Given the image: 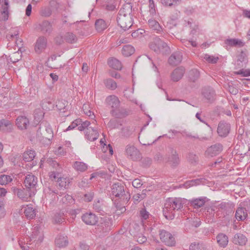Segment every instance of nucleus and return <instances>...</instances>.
Instances as JSON below:
<instances>
[{"mask_svg":"<svg viewBox=\"0 0 250 250\" xmlns=\"http://www.w3.org/2000/svg\"><path fill=\"white\" fill-rule=\"evenodd\" d=\"M56 246L60 248L66 247L68 244L67 237L64 235H58L55 239Z\"/></svg>","mask_w":250,"mask_h":250,"instance_id":"obj_33","label":"nucleus"},{"mask_svg":"<svg viewBox=\"0 0 250 250\" xmlns=\"http://www.w3.org/2000/svg\"><path fill=\"white\" fill-rule=\"evenodd\" d=\"M29 123V120L24 116L18 117L16 120V125L21 129H26Z\"/></svg>","mask_w":250,"mask_h":250,"instance_id":"obj_30","label":"nucleus"},{"mask_svg":"<svg viewBox=\"0 0 250 250\" xmlns=\"http://www.w3.org/2000/svg\"><path fill=\"white\" fill-rule=\"evenodd\" d=\"M109 150V154L112 155L113 153V148L110 145L107 146L105 144H104V146H102V151L104 152H106L107 150Z\"/></svg>","mask_w":250,"mask_h":250,"instance_id":"obj_64","label":"nucleus"},{"mask_svg":"<svg viewBox=\"0 0 250 250\" xmlns=\"http://www.w3.org/2000/svg\"><path fill=\"white\" fill-rule=\"evenodd\" d=\"M121 125V122L116 119L110 120L107 124V127L110 129L118 128Z\"/></svg>","mask_w":250,"mask_h":250,"instance_id":"obj_46","label":"nucleus"},{"mask_svg":"<svg viewBox=\"0 0 250 250\" xmlns=\"http://www.w3.org/2000/svg\"><path fill=\"white\" fill-rule=\"evenodd\" d=\"M168 153L169 157L168 161L173 166H176L178 165L180 162V159L176 150L173 148H171L170 149V151L168 152Z\"/></svg>","mask_w":250,"mask_h":250,"instance_id":"obj_25","label":"nucleus"},{"mask_svg":"<svg viewBox=\"0 0 250 250\" xmlns=\"http://www.w3.org/2000/svg\"><path fill=\"white\" fill-rule=\"evenodd\" d=\"M148 24L149 27L158 33H160L162 31V27L159 23L156 20L150 19L148 21Z\"/></svg>","mask_w":250,"mask_h":250,"instance_id":"obj_36","label":"nucleus"},{"mask_svg":"<svg viewBox=\"0 0 250 250\" xmlns=\"http://www.w3.org/2000/svg\"><path fill=\"white\" fill-rule=\"evenodd\" d=\"M235 73L237 75H241L243 77H248L250 76V69H242L237 72H235Z\"/></svg>","mask_w":250,"mask_h":250,"instance_id":"obj_60","label":"nucleus"},{"mask_svg":"<svg viewBox=\"0 0 250 250\" xmlns=\"http://www.w3.org/2000/svg\"><path fill=\"white\" fill-rule=\"evenodd\" d=\"M104 84L107 88L111 90H114L117 87L116 83L111 79L105 80L104 81Z\"/></svg>","mask_w":250,"mask_h":250,"instance_id":"obj_51","label":"nucleus"},{"mask_svg":"<svg viewBox=\"0 0 250 250\" xmlns=\"http://www.w3.org/2000/svg\"><path fill=\"white\" fill-rule=\"evenodd\" d=\"M12 181V178L11 176L2 175L0 176V184L4 185L8 184Z\"/></svg>","mask_w":250,"mask_h":250,"instance_id":"obj_55","label":"nucleus"},{"mask_svg":"<svg viewBox=\"0 0 250 250\" xmlns=\"http://www.w3.org/2000/svg\"><path fill=\"white\" fill-rule=\"evenodd\" d=\"M207 183V180L204 178H201L195 180H192L190 181H188L186 182L183 185V186L186 188H190L191 187L199 185L200 184H206Z\"/></svg>","mask_w":250,"mask_h":250,"instance_id":"obj_24","label":"nucleus"},{"mask_svg":"<svg viewBox=\"0 0 250 250\" xmlns=\"http://www.w3.org/2000/svg\"><path fill=\"white\" fill-rule=\"evenodd\" d=\"M44 116V113L42 109L39 108L35 110L34 112L35 122L40 123Z\"/></svg>","mask_w":250,"mask_h":250,"instance_id":"obj_48","label":"nucleus"},{"mask_svg":"<svg viewBox=\"0 0 250 250\" xmlns=\"http://www.w3.org/2000/svg\"><path fill=\"white\" fill-rule=\"evenodd\" d=\"M232 242L236 245L243 246L246 244L247 242V238L243 234L236 233L233 237Z\"/></svg>","mask_w":250,"mask_h":250,"instance_id":"obj_27","label":"nucleus"},{"mask_svg":"<svg viewBox=\"0 0 250 250\" xmlns=\"http://www.w3.org/2000/svg\"><path fill=\"white\" fill-rule=\"evenodd\" d=\"M216 240L218 245L222 248L226 247L229 242L228 237L223 233H220L217 235Z\"/></svg>","mask_w":250,"mask_h":250,"instance_id":"obj_28","label":"nucleus"},{"mask_svg":"<svg viewBox=\"0 0 250 250\" xmlns=\"http://www.w3.org/2000/svg\"><path fill=\"white\" fill-rule=\"evenodd\" d=\"M58 186L61 188L66 189L71 182L70 179L67 177H60L56 180Z\"/></svg>","mask_w":250,"mask_h":250,"instance_id":"obj_32","label":"nucleus"},{"mask_svg":"<svg viewBox=\"0 0 250 250\" xmlns=\"http://www.w3.org/2000/svg\"><path fill=\"white\" fill-rule=\"evenodd\" d=\"M39 29L43 32L49 33L52 29V25L48 21H43L39 25Z\"/></svg>","mask_w":250,"mask_h":250,"instance_id":"obj_44","label":"nucleus"},{"mask_svg":"<svg viewBox=\"0 0 250 250\" xmlns=\"http://www.w3.org/2000/svg\"><path fill=\"white\" fill-rule=\"evenodd\" d=\"M181 1V0H161V2L165 6H171L179 4Z\"/></svg>","mask_w":250,"mask_h":250,"instance_id":"obj_52","label":"nucleus"},{"mask_svg":"<svg viewBox=\"0 0 250 250\" xmlns=\"http://www.w3.org/2000/svg\"><path fill=\"white\" fill-rule=\"evenodd\" d=\"M105 102L112 108V109H116L120 104L119 98L114 95L108 96L105 99Z\"/></svg>","mask_w":250,"mask_h":250,"instance_id":"obj_18","label":"nucleus"},{"mask_svg":"<svg viewBox=\"0 0 250 250\" xmlns=\"http://www.w3.org/2000/svg\"><path fill=\"white\" fill-rule=\"evenodd\" d=\"M40 129L44 128L46 133L50 136V138H47V144L51 143V139L53 137V131L50 125L46 121H42L40 125Z\"/></svg>","mask_w":250,"mask_h":250,"instance_id":"obj_31","label":"nucleus"},{"mask_svg":"<svg viewBox=\"0 0 250 250\" xmlns=\"http://www.w3.org/2000/svg\"><path fill=\"white\" fill-rule=\"evenodd\" d=\"M44 236L41 227L38 225L33 226L32 232L29 236H26V241L20 239L19 244L22 250H28L29 245L34 244L35 245H39L43 240ZM25 239V238H24Z\"/></svg>","mask_w":250,"mask_h":250,"instance_id":"obj_3","label":"nucleus"},{"mask_svg":"<svg viewBox=\"0 0 250 250\" xmlns=\"http://www.w3.org/2000/svg\"><path fill=\"white\" fill-rule=\"evenodd\" d=\"M134 93V88H128L126 89L124 92V95L130 101L134 103L135 104H138V102L136 99H132L131 95Z\"/></svg>","mask_w":250,"mask_h":250,"instance_id":"obj_50","label":"nucleus"},{"mask_svg":"<svg viewBox=\"0 0 250 250\" xmlns=\"http://www.w3.org/2000/svg\"><path fill=\"white\" fill-rule=\"evenodd\" d=\"M78 121V129L80 131H84L86 139L90 141H94L97 140L99 137V131L98 127L90 126L91 124L95 125L97 123L96 120H93L91 123L89 121H83L82 120L77 119Z\"/></svg>","mask_w":250,"mask_h":250,"instance_id":"obj_4","label":"nucleus"},{"mask_svg":"<svg viewBox=\"0 0 250 250\" xmlns=\"http://www.w3.org/2000/svg\"><path fill=\"white\" fill-rule=\"evenodd\" d=\"M201 58L205 62L212 64L216 63L219 60L218 55H211L208 54H202Z\"/></svg>","mask_w":250,"mask_h":250,"instance_id":"obj_37","label":"nucleus"},{"mask_svg":"<svg viewBox=\"0 0 250 250\" xmlns=\"http://www.w3.org/2000/svg\"><path fill=\"white\" fill-rule=\"evenodd\" d=\"M145 32L143 29H139L134 32H133L131 36L134 38H141L143 34Z\"/></svg>","mask_w":250,"mask_h":250,"instance_id":"obj_61","label":"nucleus"},{"mask_svg":"<svg viewBox=\"0 0 250 250\" xmlns=\"http://www.w3.org/2000/svg\"><path fill=\"white\" fill-rule=\"evenodd\" d=\"M21 56L19 54V53L18 52H14L12 56L10 57L11 62H18L21 59Z\"/></svg>","mask_w":250,"mask_h":250,"instance_id":"obj_62","label":"nucleus"},{"mask_svg":"<svg viewBox=\"0 0 250 250\" xmlns=\"http://www.w3.org/2000/svg\"><path fill=\"white\" fill-rule=\"evenodd\" d=\"M12 188L14 193L23 201H29L31 197L35 194L37 191V189H32L30 190L27 188L13 187Z\"/></svg>","mask_w":250,"mask_h":250,"instance_id":"obj_8","label":"nucleus"},{"mask_svg":"<svg viewBox=\"0 0 250 250\" xmlns=\"http://www.w3.org/2000/svg\"><path fill=\"white\" fill-rule=\"evenodd\" d=\"M230 125L224 121L221 122L218 126L217 133L221 137L227 136L229 132Z\"/></svg>","mask_w":250,"mask_h":250,"instance_id":"obj_16","label":"nucleus"},{"mask_svg":"<svg viewBox=\"0 0 250 250\" xmlns=\"http://www.w3.org/2000/svg\"><path fill=\"white\" fill-rule=\"evenodd\" d=\"M108 64L110 67L116 70H121L122 67L121 62L115 58L109 59Z\"/></svg>","mask_w":250,"mask_h":250,"instance_id":"obj_38","label":"nucleus"},{"mask_svg":"<svg viewBox=\"0 0 250 250\" xmlns=\"http://www.w3.org/2000/svg\"><path fill=\"white\" fill-rule=\"evenodd\" d=\"M54 221L56 223H62L64 220V213L61 211L56 212L53 217Z\"/></svg>","mask_w":250,"mask_h":250,"instance_id":"obj_47","label":"nucleus"},{"mask_svg":"<svg viewBox=\"0 0 250 250\" xmlns=\"http://www.w3.org/2000/svg\"><path fill=\"white\" fill-rule=\"evenodd\" d=\"M146 196V194L145 190H143V191L141 193H137L133 195V200H134V203L135 204H137L143 199H144Z\"/></svg>","mask_w":250,"mask_h":250,"instance_id":"obj_53","label":"nucleus"},{"mask_svg":"<svg viewBox=\"0 0 250 250\" xmlns=\"http://www.w3.org/2000/svg\"><path fill=\"white\" fill-rule=\"evenodd\" d=\"M121 11H123L122 13L124 16H131V7L129 4H127L125 5L123 8H122L119 13H120Z\"/></svg>","mask_w":250,"mask_h":250,"instance_id":"obj_56","label":"nucleus"},{"mask_svg":"<svg viewBox=\"0 0 250 250\" xmlns=\"http://www.w3.org/2000/svg\"><path fill=\"white\" fill-rule=\"evenodd\" d=\"M190 79L194 81L196 79L199 77V72L197 69H194L190 71Z\"/></svg>","mask_w":250,"mask_h":250,"instance_id":"obj_63","label":"nucleus"},{"mask_svg":"<svg viewBox=\"0 0 250 250\" xmlns=\"http://www.w3.org/2000/svg\"><path fill=\"white\" fill-rule=\"evenodd\" d=\"M82 219L84 223L89 225H94L98 221V217L92 212L84 214L82 216Z\"/></svg>","mask_w":250,"mask_h":250,"instance_id":"obj_13","label":"nucleus"},{"mask_svg":"<svg viewBox=\"0 0 250 250\" xmlns=\"http://www.w3.org/2000/svg\"><path fill=\"white\" fill-rule=\"evenodd\" d=\"M44 194L45 198H50V200L55 199L56 197L60 203L63 204L72 203L74 202L72 196L65 193L59 192L57 190L54 189L50 187L44 189Z\"/></svg>","mask_w":250,"mask_h":250,"instance_id":"obj_5","label":"nucleus"},{"mask_svg":"<svg viewBox=\"0 0 250 250\" xmlns=\"http://www.w3.org/2000/svg\"><path fill=\"white\" fill-rule=\"evenodd\" d=\"M36 156V152L33 149H28L22 154L23 160L25 162H31Z\"/></svg>","mask_w":250,"mask_h":250,"instance_id":"obj_35","label":"nucleus"},{"mask_svg":"<svg viewBox=\"0 0 250 250\" xmlns=\"http://www.w3.org/2000/svg\"><path fill=\"white\" fill-rule=\"evenodd\" d=\"M111 227V218L108 217H101L95 228L96 232L99 236H104L110 230Z\"/></svg>","mask_w":250,"mask_h":250,"instance_id":"obj_6","label":"nucleus"},{"mask_svg":"<svg viewBox=\"0 0 250 250\" xmlns=\"http://www.w3.org/2000/svg\"><path fill=\"white\" fill-rule=\"evenodd\" d=\"M135 49L134 47L130 45H125L122 50L123 55L125 56H129L134 52Z\"/></svg>","mask_w":250,"mask_h":250,"instance_id":"obj_45","label":"nucleus"},{"mask_svg":"<svg viewBox=\"0 0 250 250\" xmlns=\"http://www.w3.org/2000/svg\"><path fill=\"white\" fill-rule=\"evenodd\" d=\"M248 211L244 208H238L236 210L235 218L238 221H244L248 217Z\"/></svg>","mask_w":250,"mask_h":250,"instance_id":"obj_29","label":"nucleus"},{"mask_svg":"<svg viewBox=\"0 0 250 250\" xmlns=\"http://www.w3.org/2000/svg\"><path fill=\"white\" fill-rule=\"evenodd\" d=\"M187 201L186 199L180 197L167 198L163 210L164 215L167 219H173L175 216V211L181 209Z\"/></svg>","mask_w":250,"mask_h":250,"instance_id":"obj_2","label":"nucleus"},{"mask_svg":"<svg viewBox=\"0 0 250 250\" xmlns=\"http://www.w3.org/2000/svg\"><path fill=\"white\" fill-rule=\"evenodd\" d=\"M205 199L204 198H199L190 200L191 205L195 208H198L203 206L205 203Z\"/></svg>","mask_w":250,"mask_h":250,"instance_id":"obj_41","label":"nucleus"},{"mask_svg":"<svg viewBox=\"0 0 250 250\" xmlns=\"http://www.w3.org/2000/svg\"><path fill=\"white\" fill-rule=\"evenodd\" d=\"M111 198L117 208V213L124 212L126 209L124 205L126 204L130 198L128 192L125 189L124 186L121 183L113 184L111 189Z\"/></svg>","mask_w":250,"mask_h":250,"instance_id":"obj_1","label":"nucleus"},{"mask_svg":"<svg viewBox=\"0 0 250 250\" xmlns=\"http://www.w3.org/2000/svg\"><path fill=\"white\" fill-rule=\"evenodd\" d=\"M47 46V40L44 37H39L35 45V51L38 54L42 52Z\"/></svg>","mask_w":250,"mask_h":250,"instance_id":"obj_14","label":"nucleus"},{"mask_svg":"<svg viewBox=\"0 0 250 250\" xmlns=\"http://www.w3.org/2000/svg\"><path fill=\"white\" fill-rule=\"evenodd\" d=\"M248 62V58L247 53L244 51H242L238 56L237 60L236 62V67L237 68L243 67L246 65Z\"/></svg>","mask_w":250,"mask_h":250,"instance_id":"obj_22","label":"nucleus"},{"mask_svg":"<svg viewBox=\"0 0 250 250\" xmlns=\"http://www.w3.org/2000/svg\"><path fill=\"white\" fill-rule=\"evenodd\" d=\"M110 113L112 116L119 119L124 118L128 115V112L124 108L112 109Z\"/></svg>","mask_w":250,"mask_h":250,"instance_id":"obj_26","label":"nucleus"},{"mask_svg":"<svg viewBox=\"0 0 250 250\" xmlns=\"http://www.w3.org/2000/svg\"><path fill=\"white\" fill-rule=\"evenodd\" d=\"M182 60V54L181 52L177 51L173 53L168 59V62L170 65H176Z\"/></svg>","mask_w":250,"mask_h":250,"instance_id":"obj_19","label":"nucleus"},{"mask_svg":"<svg viewBox=\"0 0 250 250\" xmlns=\"http://www.w3.org/2000/svg\"><path fill=\"white\" fill-rule=\"evenodd\" d=\"M225 44L227 48L231 47H242L244 42L238 39H228L225 40Z\"/></svg>","mask_w":250,"mask_h":250,"instance_id":"obj_20","label":"nucleus"},{"mask_svg":"<svg viewBox=\"0 0 250 250\" xmlns=\"http://www.w3.org/2000/svg\"><path fill=\"white\" fill-rule=\"evenodd\" d=\"M12 129L11 122L7 120H0V130L3 132H10Z\"/></svg>","mask_w":250,"mask_h":250,"instance_id":"obj_34","label":"nucleus"},{"mask_svg":"<svg viewBox=\"0 0 250 250\" xmlns=\"http://www.w3.org/2000/svg\"><path fill=\"white\" fill-rule=\"evenodd\" d=\"M125 154L127 158L137 161L141 158V154L139 150L134 146L128 145L125 147Z\"/></svg>","mask_w":250,"mask_h":250,"instance_id":"obj_11","label":"nucleus"},{"mask_svg":"<svg viewBox=\"0 0 250 250\" xmlns=\"http://www.w3.org/2000/svg\"><path fill=\"white\" fill-rule=\"evenodd\" d=\"M123 11L118 13L117 21L118 25L121 28L125 31L128 29L132 25V16H125L122 15Z\"/></svg>","mask_w":250,"mask_h":250,"instance_id":"obj_9","label":"nucleus"},{"mask_svg":"<svg viewBox=\"0 0 250 250\" xmlns=\"http://www.w3.org/2000/svg\"><path fill=\"white\" fill-rule=\"evenodd\" d=\"M21 210L23 211L24 215L28 219L34 218L37 213L36 208L32 204L22 206Z\"/></svg>","mask_w":250,"mask_h":250,"instance_id":"obj_15","label":"nucleus"},{"mask_svg":"<svg viewBox=\"0 0 250 250\" xmlns=\"http://www.w3.org/2000/svg\"><path fill=\"white\" fill-rule=\"evenodd\" d=\"M83 111L84 114L89 117L91 119L94 120L95 116L93 112L91 110L89 104H85L83 106Z\"/></svg>","mask_w":250,"mask_h":250,"instance_id":"obj_43","label":"nucleus"},{"mask_svg":"<svg viewBox=\"0 0 250 250\" xmlns=\"http://www.w3.org/2000/svg\"><path fill=\"white\" fill-rule=\"evenodd\" d=\"M222 150L220 144H215L208 147L206 151V155L208 157H213L219 154Z\"/></svg>","mask_w":250,"mask_h":250,"instance_id":"obj_17","label":"nucleus"},{"mask_svg":"<svg viewBox=\"0 0 250 250\" xmlns=\"http://www.w3.org/2000/svg\"><path fill=\"white\" fill-rule=\"evenodd\" d=\"M19 36V32L18 31L15 30L13 33H10L8 34L6 38L9 41H14L15 42V39L17 36Z\"/></svg>","mask_w":250,"mask_h":250,"instance_id":"obj_59","label":"nucleus"},{"mask_svg":"<svg viewBox=\"0 0 250 250\" xmlns=\"http://www.w3.org/2000/svg\"><path fill=\"white\" fill-rule=\"evenodd\" d=\"M204 97L209 101H212L214 96V91L212 89H208L203 91Z\"/></svg>","mask_w":250,"mask_h":250,"instance_id":"obj_49","label":"nucleus"},{"mask_svg":"<svg viewBox=\"0 0 250 250\" xmlns=\"http://www.w3.org/2000/svg\"><path fill=\"white\" fill-rule=\"evenodd\" d=\"M140 215L143 222L144 220L148 219L150 216L149 213L145 208H143L140 210Z\"/></svg>","mask_w":250,"mask_h":250,"instance_id":"obj_58","label":"nucleus"},{"mask_svg":"<svg viewBox=\"0 0 250 250\" xmlns=\"http://www.w3.org/2000/svg\"><path fill=\"white\" fill-rule=\"evenodd\" d=\"M65 40L66 42L69 43H74L76 40L77 38L73 34L68 33L65 37Z\"/></svg>","mask_w":250,"mask_h":250,"instance_id":"obj_57","label":"nucleus"},{"mask_svg":"<svg viewBox=\"0 0 250 250\" xmlns=\"http://www.w3.org/2000/svg\"><path fill=\"white\" fill-rule=\"evenodd\" d=\"M43 109L51 110L54 108V105L51 100H46L44 101L42 104Z\"/></svg>","mask_w":250,"mask_h":250,"instance_id":"obj_54","label":"nucleus"},{"mask_svg":"<svg viewBox=\"0 0 250 250\" xmlns=\"http://www.w3.org/2000/svg\"><path fill=\"white\" fill-rule=\"evenodd\" d=\"M73 167L76 171L82 172L87 169L88 166L83 162L76 161L74 163Z\"/></svg>","mask_w":250,"mask_h":250,"instance_id":"obj_40","label":"nucleus"},{"mask_svg":"<svg viewBox=\"0 0 250 250\" xmlns=\"http://www.w3.org/2000/svg\"><path fill=\"white\" fill-rule=\"evenodd\" d=\"M38 179L32 174H28L26 176L24 180V185L26 188L30 190L36 189L37 187Z\"/></svg>","mask_w":250,"mask_h":250,"instance_id":"obj_12","label":"nucleus"},{"mask_svg":"<svg viewBox=\"0 0 250 250\" xmlns=\"http://www.w3.org/2000/svg\"><path fill=\"white\" fill-rule=\"evenodd\" d=\"M149 47L157 54H166L169 52L170 49L167 44L158 37L153 38Z\"/></svg>","mask_w":250,"mask_h":250,"instance_id":"obj_7","label":"nucleus"},{"mask_svg":"<svg viewBox=\"0 0 250 250\" xmlns=\"http://www.w3.org/2000/svg\"><path fill=\"white\" fill-rule=\"evenodd\" d=\"M67 105V102L65 100H62L57 101L56 107L61 112L64 113L68 109Z\"/></svg>","mask_w":250,"mask_h":250,"instance_id":"obj_39","label":"nucleus"},{"mask_svg":"<svg viewBox=\"0 0 250 250\" xmlns=\"http://www.w3.org/2000/svg\"><path fill=\"white\" fill-rule=\"evenodd\" d=\"M185 73V69L183 67L176 68L171 74V79L174 82H178L183 76Z\"/></svg>","mask_w":250,"mask_h":250,"instance_id":"obj_23","label":"nucleus"},{"mask_svg":"<svg viewBox=\"0 0 250 250\" xmlns=\"http://www.w3.org/2000/svg\"><path fill=\"white\" fill-rule=\"evenodd\" d=\"M1 6L2 10H0V18L1 20L6 21L8 18V0H2Z\"/></svg>","mask_w":250,"mask_h":250,"instance_id":"obj_21","label":"nucleus"},{"mask_svg":"<svg viewBox=\"0 0 250 250\" xmlns=\"http://www.w3.org/2000/svg\"><path fill=\"white\" fill-rule=\"evenodd\" d=\"M95 27L98 32H101L107 27V24L104 20L99 19L95 22Z\"/></svg>","mask_w":250,"mask_h":250,"instance_id":"obj_42","label":"nucleus"},{"mask_svg":"<svg viewBox=\"0 0 250 250\" xmlns=\"http://www.w3.org/2000/svg\"><path fill=\"white\" fill-rule=\"evenodd\" d=\"M159 237L161 241L167 246L173 247L176 244L175 238L173 235L167 230L160 229Z\"/></svg>","mask_w":250,"mask_h":250,"instance_id":"obj_10","label":"nucleus"}]
</instances>
